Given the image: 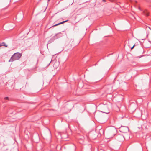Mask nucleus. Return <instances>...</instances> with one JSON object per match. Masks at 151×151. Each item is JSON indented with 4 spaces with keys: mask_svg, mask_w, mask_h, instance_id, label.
Wrapping results in <instances>:
<instances>
[{
    "mask_svg": "<svg viewBox=\"0 0 151 151\" xmlns=\"http://www.w3.org/2000/svg\"><path fill=\"white\" fill-rule=\"evenodd\" d=\"M117 131L116 128L114 127H112L109 130L108 133V137L110 138H112L116 134Z\"/></svg>",
    "mask_w": 151,
    "mask_h": 151,
    "instance_id": "1",
    "label": "nucleus"
},
{
    "mask_svg": "<svg viewBox=\"0 0 151 151\" xmlns=\"http://www.w3.org/2000/svg\"><path fill=\"white\" fill-rule=\"evenodd\" d=\"M21 56V54L19 53H14L11 57L9 62H13L14 61L18 60L19 59Z\"/></svg>",
    "mask_w": 151,
    "mask_h": 151,
    "instance_id": "2",
    "label": "nucleus"
},
{
    "mask_svg": "<svg viewBox=\"0 0 151 151\" xmlns=\"http://www.w3.org/2000/svg\"><path fill=\"white\" fill-rule=\"evenodd\" d=\"M129 129L127 127H123L121 128V132L123 133H127Z\"/></svg>",
    "mask_w": 151,
    "mask_h": 151,
    "instance_id": "3",
    "label": "nucleus"
},
{
    "mask_svg": "<svg viewBox=\"0 0 151 151\" xmlns=\"http://www.w3.org/2000/svg\"><path fill=\"white\" fill-rule=\"evenodd\" d=\"M102 110L103 111V112L104 113L107 114L109 112V111L108 110V108L106 106L104 107L103 108Z\"/></svg>",
    "mask_w": 151,
    "mask_h": 151,
    "instance_id": "4",
    "label": "nucleus"
},
{
    "mask_svg": "<svg viewBox=\"0 0 151 151\" xmlns=\"http://www.w3.org/2000/svg\"><path fill=\"white\" fill-rule=\"evenodd\" d=\"M119 140L120 141H123L124 140V137L122 135H120L118 137Z\"/></svg>",
    "mask_w": 151,
    "mask_h": 151,
    "instance_id": "5",
    "label": "nucleus"
},
{
    "mask_svg": "<svg viewBox=\"0 0 151 151\" xmlns=\"http://www.w3.org/2000/svg\"><path fill=\"white\" fill-rule=\"evenodd\" d=\"M144 14L146 16H148L149 15V14L147 10H145L143 11Z\"/></svg>",
    "mask_w": 151,
    "mask_h": 151,
    "instance_id": "6",
    "label": "nucleus"
},
{
    "mask_svg": "<svg viewBox=\"0 0 151 151\" xmlns=\"http://www.w3.org/2000/svg\"><path fill=\"white\" fill-rule=\"evenodd\" d=\"M68 20H66V21H63V22H60V23H59L56 24H55V25H54V26H57L58 25H59V24H63V23L64 22H66Z\"/></svg>",
    "mask_w": 151,
    "mask_h": 151,
    "instance_id": "7",
    "label": "nucleus"
},
{
    "mask_svg": "<svg viewBox=\"0 0 151 151\" xmlns=\"http://www.w3.org/2000/svg\"><path fill=\"white\" fill-rule=\"evenodd\" d=\"M2 46H4L6 47H7L8 46L4 42H3L1 44Z\"/></svg>",
    "mask_w": 151,
    "mask_h": 151,
    "instance_id": "8",
    "label": "nucleus"
},
{
    "mask_svg": "<svg viewBox=\"0 0 151 151\" xmlns=\"http://www.w3.org/2000/svg\"><path fill=\"white\" fill-rule=\"evenodd\" d=\"M134 19H136L137 18H138V16L137 15L135 14L134 15Z\"/></svg>",
    "mask_w": 151,
    "mask_h": 151,
    "instance_id": "9",
    "label": "nucleus"
},
{
    "mask_svg": "<svg viewBox=\"0 0 151 151\" xmlns=\"http://www.w3.org/2000/svg\"><path fill=\"white\" fill-rule=\"evenodd\" d=\"M137 45L136 44V43L134 44V45L131 48V49L132 50V49L134 47V46Z\"/></svg>",
    "mask_w": 151,
    "mask_h": 151,
    "instance_id": "10",
    "label": "nucleus"
},
{
    "mask_svg": "<svg viewBox=\"0 0 151 151\" xmlns=\"http://www.w3.org/2000/svg\"><path fill=\"white\" fill-rule=\"evenodd\" d=\"M4 99L6 100H8V99H9L8 97H4Z\"/></svg>",
    "mask_w": 151,
    "mask_h": 151,
    "instance_id": "11",
    "label": "nucleus"
},
{
    "mask_svg": "<svg viewBox=\"0 0 151 151\" xmlns=\"http://www.w3.org/2000/svg\"><path fill=\"white\" fill-rule=\"evenodd\" d=\"M150 41L151 42V37H150L149 39Z\"/></svg>",
    "mask_w": 151,
    "mask_h": 151,
    "instance_id": "12",
    "label": "nucleus"
},
{
    "mask_svg": "<svg viewBox=\"0 0 151 151\" xmlns=\"http://www.w3.org/2000/svg\"><path fill=\"white\" fill-rule=\"evenodd\" d=\"M103 1H104V2H106V0H102Z\"/></svg>",
    "mask_w": 151,
    "mask_h": 151,
    "instance_id": "13",
    "label": "nucleus"
},
{
    "mask_svg": "<svg viewBox=\"0 0 151 151\" xmlns=\"http://www.w3.org/2000/svg\"><path fill=\"white\" fill-rule=\"evenodd\" d=\"M1 46H2L1 44H0V47H1Z\"/></svg>",
    "mask_w": 151,
    "mask_h": 151,
    "instance_id": "14",
    "label": "nucleus"
},
{
    "mask_svg": "<svg viewBox=\"0 0 151 151\" xmlns=\"http://www.w3.org/2000/svg\"><path fill=\"white\" fill-rule=\"evenodd\" d=\"M139 10H140V8H139Z\"/></svg>",
    "mask_w": 151,
    "mask_h": 151,
    "instance_id": "15",
    "label": "nucleus"
}]
</instances>
